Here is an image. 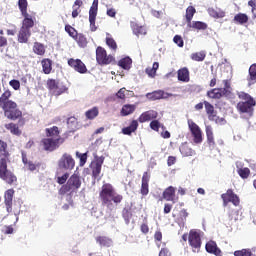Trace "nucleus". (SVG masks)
Listing matches in <instances>:
<instances>
[{"instance_id":"nucleus-15","label":"nucleus","mask_w":256,"mask_h":256,"mask_svg":"<svg viewBox=\"0 0 256 256\" xmlns=\"http://www.w3.org/2000/svg\"><path fill=\"white\" fill-rule=\"evenodd\" d=\"M68 65L74 69V71H77L78 73H87V66H85V63L79 59H69Z\"/></svg>"},{"instance_id":"nucleus-14","label":"nucleus","mask_w":256,"mask_h":256,"mask_svg":"<svg viewBox=\"0 0 256 256\" xmlns=\"http://www.w3.org/2000/svg\"><path fill=\"white\" fill-rule=\"evenodd\" d=\"M224 207H227V203H233L235 207L239 205V196L233 193V190H228L225 194L221 195Z\"/></svg>"},{"instance_id":"nucleus-19","label":"nucleus","mask_w":256,"mask_h":256,"mask_svg":"<svg viewBox=\"0 0 256 256\" xmlns=\"http://www.w3.org/2000/svg\"><path fill=\"white\" fill-rule=\"evenodd\" d=\"M149 179H151V176L147 172H144L142 176L141 195H149Z\"/></svg>"},{"instance_id":"nucleus-9","label":"nucleus","mask_w":256,"mask_h":256,"mask_svg":"<svg viewBox=\"0 0 256 256\" xmlns=\"http://www.w3.org/2000/svg\"><path fill=\"white\" fill-rule=\"evenodd\" d=\"M47 87L52 95H55V97H59V95H63V93L67 91V87H65L63 83L53 79H49L47 81Z\"/></svg>"},{"instance_id":"nucleus-25","label":"nucleus","mask_w":256,"mask_h":256,"mask_svg":"<svg viewBox=\"0 0 256 256\" xmlns=\"http://www.w3.org/2000/svg\"><path fill=\"white\" fill-rule=\"evenodd\" d=\"M118 65L122 69H125V71H129V69H131V65H133V60L131 57L126 56L119 60Z\"/></svg>"},{"instance_id":"nucleus-37","label":"nucleus","mask_w":256,"mask_h":256,"mask_svg":"<svg viewBox=\"0 0 256 256\" xmlns=\"http://www.w3.org/2000/svg\"><path fill=\"white\" fill-rule=\"evenodd\" d=\"M42 67H43V72L45 73V75H49V73H51V70L53 69L51 60L50 59L42 60Z\"/></svg>"},{"instance_id":"nucleus-27","label":"nucleus","mask_w":256,"mask_h":256,"mask_svg":"<svg viewBox=\"0 0 256 256\" xmlns=\"http://www.w3.org/2000/svg\"><path fill=\"white\" fill-rule=\"evenodd\" d=\"M248 85H255L256 83V64H252L249 68Z\"/></svg>"},{"instance_id":"nucleus-24","label":"nucleus","mask_w":256,"mask_h":256,"mask_svg":"<svg viewBox=\"0 0 256 256\" xmlns=\"http://www.w3.org/2000/svg\"><path fill=\"white\" fill-rule=\"evenodd\" d=\"M137 127H139V122L137 120H133L129 126L122 129L123 135H131V133H135L137 131Z\"/></svg>"},{"instance_id":"nucleus-26","label":"nucleus","mask_w":256,"mask_h":256,"mask_svg":"<svg viewBox=\"0 0 256 256\" xmlns=\"http://www.w3.org/2000/svg\"><path fill=\"white\" fill-rule=\"evenodd\" d=\"M7 157H9V152H7V143L0 140V161H5V163H7Z\"/></svg>"},{"instance_id":"nucleus-23","label":"nucleus","mask_w":256,"mask_h":256,"mask_svg":"<svg viewBox=\"0 0 256 256\" xmlns=\"http://www.w3.org/2000/svg\"><path fill=\"white\" fill-rule=\"evenodd\" d=\"M29 37H31V30L20 28V31L18 33V42L27 43L29 41Z\"/></svg>"},{"instance_id":"nucleus-11","label":"nucleus","mask_w":256,"mask_h":256,"mask_svg":"<svg viewBox=\"0 0 256 256\" xmlns=\"http://www.w3.org/2000/svg\"><path fill=\"white\" fill-rule=\"evenodd\" d=\"M96 61L99 65H109L113 61V56H107L105 48L99 46L96 49Z\"/></svg>"},{"instance_id":"nucleus-49","label":"nucleus","mask_w":256,"mask_h":256,"mask_svg":"<svg viewBox=\"0 0 256 256\" xmlns=\"http://www.w3.org/2000/svg\"><path fill=\"white\" fill-rule=\"evenodd\" d=\"M87 153L89 152H85L83 154L76 152V157L80 159V167H83L87 163Z\"/></svg>"},{"instance_id":"nucleus-22","label":"nucleus","mask_w":256,"mask_h":256,"mask_svg":"<svg viewBox=\"0 0 256 256\" xmlns=\"http://www.w3.org/2000/svg\"><path fill=\"white\" fill-rule=\"evenodd\" d=\"M24 17V20L22 22V29H28V31H31V28L35 25V21H33V17L29 14H22Z\"/></svg>"},{"instance_id":"nucleus-43","label":"nucleus","mask_w":256,"mask_h":256,"mask_svg":"<svg viewBox=\"0 0 256 256\" xmlns=\"http://www.w3.org/2000/svg\"><path fill=\"white\" fill-rule=\"evenodd\" d=\"M190 27H192V29H198L199 31H205V29H207V24L202 21H193Z\"/></svg>"},{"instance_id":"nucleus-33","label":"nucleus","mask_w":256,"mask_h":256,"mask_svg":"<svg viewBox=\"0 0 256 256\" xmlns=\"http://www.w3.org/2000/svg\"><path fill=\"white\" fill-rule=\"evenodd\" d=\"M85 116L87 119H90L92 121L96 117L99 116V108L93 107L85 112Z\"/></svg>"},{"instance_id":"nucleus-52","label":"nucleus","mask_w":256,"mask_h":256,"mask_svg":"<svg viewBox=\"0 0 256 256\" xmlns=\"http://www.w3.org/2000/svg\"><path fill=\"white\" fill-rule=\"evenodd\" d=\"M250 173H251V170H249V168H240V169H238V175L242 179H247V177H249Z\"/></svg>"},{"instance_id":"nucleus-13","label":"nucleus","mask_w":256,"mask_h":256,"mask_svg":"<svg viewBox=\"0 0 256 256\" xmlns=\"http://www.w3.org/2000/svg\"><path fill=\"white\" fill-rule=\"evenodd\" d=\"M147 99L150 101H157L159 99H169V97H177V94L167 93L163 90H156L146 94Z\"/></svg>"},{"instance_id":"nucleus-40","label":"nucleus","mask_w":256,"mask_h":256,"mask_svg":"<svg viewBox=\"0 0 256 256\" xmlns=\"http://www.w3.org/2000/svg\"><path fill=\"white\" fill-rule=\"evenodd\" d=\"M33 51L36 53V55H45V46L41 43L35 42Z\"/></svg>"},{"instance_id":"nucleus-42","label":"nucleus","mask_w":256,"mask_h":256,"mask_svg":"<svg viewBox=\"0 0 256 256\" xmlns=\"http://www.w3.org/2000/svg\"><path fill=\"white\" fill-rule=\"evenodd\" d=\"M206 135L209 145H215V139L213 138V128L211 126H206Z\"/></svg>"},{"instance_id":"nucleus-62","label":"nucleus","mask_w":256,"mask_h":256,"mask_svg":"<svg viewBox=\"0 0 256 256\" xmlns=\"http://www.w3.org/2000/svg\"><path fill=\"white\" fill-rule=\"evenodd\" d=\"M176 161H177V158H175V156H169L167 160L168 167L175 165Z\"/></svg>"},{"instance_id":"nucleus-1","label":"nucleus","mask_w":256,"mask_h":256,"mask_svg":"<svg viewBox=\"0 0 256 256\" xmlns=\"http://www.w3.org/2000/svg\"><path fill=\"white\" fill-rule=\"evenodd\" d=\"M99 198L104 207L109 211L115 209V205H119L123 201V196L115 191V188L110 183L103 184L99 193ZM115 203V205L113 204Z\"/></svg>"},{"instance_id":"nucleus-32","label":"nucleus","mask_w":256,"mask_h":256,"mask_svg":"<svg viewBox=\"0 0 256 256\" xmlns=\"http://www.w3.org/2000/svg\"><path fill=\"white\" fill-rule=\"evenodd\" d=\"M5 129L10 131L12 135H21V131L19 130V125L15 123L5 124Z\"/></svg>"},{"instance_id":"nucleus-31","label":"nucleus","mask_w":256,"mask_h":256,"mask_svg":"<svg viewBox=\"0 0 256 256\" xmlns=\"http://www.w3.org/2000/svg\"><path fill=\"white\" fill-rule=\"evenodd\" d=\"M96 243H99L100 247H111V245H113V240L105 236H99L96 238Z\"/></svg>"},{"instance_id":"nucleus-45","label":"nucleus","mask_w":256,"mask_h":256,"mask_svg":"<svg viewBox=\"0 0 256 256\" xmlns=\"http://www.w3.org/2000/svg\"><path fill=\"white\" fill-rule=\"evenodd\" d=\"M28 5L29 4H28L27 0H19L18 1V7H19L22 15L27 13Z\"/></svg>"},{"instance_id":"nucleus-5","label":"nucleus","mask_w":256,"mask_h":256,"mask_svg":"<svg viewBox=\"0 0 256 256\" xmlns=\"http://www.w3.org/2000/svg\"><path fill=\"white\" fill-rule=\"evenodd\" d=\"M81 184V177L77 174H73L68 178L66 184L60 188L59 193L61 195H65V193H69V191L75 193V191H78L81 188Z\"/></svg>"},{"instance_id":"nucleus-50","label":"nucleus","mask_w":256,"mask_h":256,"mask_svg":"<svg viewBox=\"0 0 256 256\" xmlns=\"http://www.w3.org/2000/svg\"><path fill=\"white\" fill-rule=\"evenodd\" d=\"M65 31L70 37H72V39H75L77 37V30H75V28H73L71 25H66Z\"/></svg>"},{"instance_id":"nucleus-39","label":"nucleus","mask_w":256,"mask_h":256,"mask_svg":"<svg viewBox=\"0 0 256 256\" xmlns=\"http://www.w3.org/2000/svg\"><path fill=\"white\" fill-rule=\"evenodd\" d=\"M197 13V10L193 6H189L186 9V21L187 23H191L193 16Z\"/></svg>"},{"instance_id":"nucleus-51","label":"nucleus","mask_w":256,"mask_h":256,"mask_svg":"<svg viewBox=\"0 0 256 256\" xmlns=\"http://www.w3.org/2000/svg\"><path fill=\"white\" fill-rule=\"evenodd\" d=\"M193 61H205V52H197L191 55Z\"/></svg>"},{"instance_id":"nucleus-61","label":"nucleus","mask_w":256,"mask_h":256,"mask_svg":"<svg viewBox=\"0 0 256 256\" xmlns=\"http://www.w3.org/2000/svg\"><path fill=\"white\" fill-rule=\"evenodd\" d=\"M2 231L5 235H13V228L11 226H4Z\"/></svg>"},{"instance_id":"nucleus-58","label":"nucleus","mask_w":256,"mask_h":256,"mask_svg":"<svg viewBox=\"0 0 256 256\" xmlns=\"http://www.w3.org/2000/svg\"><path fill=\"white\" fill-rule=\"evenodd\" d=\"M173 41L179 47H183V45H185V42L183 41V38L180 35L174 36Z\"/></svg>"},{"instance_id":"nucleus-4","label":"nucleus","mask_w":256,"mask_h":256,"mask_svg":"<svg viewBox=\"0 0 256 256\" xmlns=\"http://www.w3.org/2000/svg\"><path fill=\"white\" fill-rule=\"evenodd\" d=\"M238 97L239 99L243 100L237 104V109L239 113H243L244 115H246L247 118L253 117L255 113L254 107L256 105L255 99L245 92H240L238 94Z\"/></svg>"},{"instance_id":"nucleus-36","label":"nucleus","mask_w":256,"mask_h":256,"mask_svg":"<svg viewBox=\"0 0 256 256\" xmlns=\"http://www.w3.org/2000/svg\"><path fill=\"white\" fill-rule=\"evenodd\" d=\"M67 125L69 131H76L77 127H79V124L77 122V118L75 117H70L67 119Z\"/></svg>"},{"instance_id":"nucleus-54","label":"nucleus","mask_w":256,"mask_h":256,"mask_svg":"<svg viewBox=\"0 0 256 256\" xmlns=\"http://www.w3.org/2000/svg\"><path fill=\"white\" fill-rule=\"evenodd\" d=\"M99 9V0H93L92 6L90 7L89 14L97 15Z\"/></svg>"},{"instance_id":"nucleus-63","label":"nucleus","mask_w":256,"mask_h":256,"mask_svg":"<svg viewBox=\"0 0 256 256\" xmlns=\"http://www.w3.org/2000/svg\"><path fill=\"white\" fill-rule=\"evenodd\" d=\"M146 73L148 77H155V75H157V72L151 67L146 68Z\"/></svg>"},{"instance_id":"nucleus-47","label":"nucleus","mask_w":256,"mask_h":256,"mask_svg":"<svg viewBox=\"0 0 256 256\" xmlns=\"http://www.w3.org/2000/svg\"><path fill=\"white\" fill-rule=\"evenodd\" d=\"M69 179V173L65 172L62 176H58L56 181L59 185H65Z\"/></svg>"},{"instance_id":"nucleus-56","label":"nucleus","mask_w":256,"mask_h":256,"mask_svg":"<svg viewBox=\"0 0 256 256\" xmlns=\"http://www.w3.org/2000/svg\"><path fill=\"white\" fill-rule=\"evenodd\" d=\"M134 35H147V30H145V27L143 26H136L133 29Z\"/></svg>"},{"instance_id":"nucleus-29","label":"nucleus","mask_w":256,"mask_h":256,"mask_svg":"<svg viewBox=\"0 0 256 256\" xmlns=\"http://www.w3.org/2000/svg\"><path fill=\"white\" fill-rule=\"evenodd\" d=\"M163 198L166 201H173V199H175V187L169 186L168 188H166L163 192Z\"/></svg>"},{"instance_id":"nucleus-12","label":"nucleus","mask_w":256,"mask_h":256,"mask_svg":"<svg viewBox=\"0 0 256 256\" xmlns=\"http://www.w3.org/2000/svg\"><path fill=\"white\" fill-rule=\"evenodd\" d=\"M93 155H94V162L91 164L92 175L93 177L97 178L101 173V167H103L105 157L103 156L99 157L97 156L96 153H93Z\"/></svg>"},{"instance_id":"nucleus-17","label":"nucleus","mask_w":256,"mask_h":256,"mask_svg":"<svg viewBox=\"0 0 256 256\" xmlns=\"http://www.w3.org/2000/svg\"><path fill=\"white\" fill-rule=\"evenodd\" d=\"M158 115L159 114L157 113V111L149 110V111L142 113L139 116L138 121H139V123H147V121H151V119H157Z\"/></svg>"},{"instance_id":"nucleus-48","label":"nucleus","mask_w":256,"mask_h":256,"mask_svg":"<svg viewBox=\"0 0 256 256\" xmlns=\"http://www.w3.org/2000/svg\"><path fill=\"white\" fill-rule=\"evenodd\" d=\"M208 13L210 17H214V19H221L223 17V13L215 10L214 8H209Z\"/></svg>"},{"instance_id":"nucleus-60","label":"nucleus","mask_w":256,"mask_h":256,"mask_svg":"<svg viewBox=\"0 0 256 256\" xmlns=\"http://www.w3.org/2000/svg\"><path fill=\"white\" fill-rule=\"evenodd\" d=\"M125 93H127V89L121 88L117 93L116 96L118 99H125Z\"/></svg>"},{"instance_id":"nucleus-7","label":"nucleus","mask_w":256,"mask_h":256,"mask_svg":"<svg viewBox=\"0 0 256 256\" xmlns=\"http://www.w3.org/2000/svg\"><path fill=\"white\" fill-rule=\"evenodd\" d=\"M58 167L62 171H73L75 169V159L71 154L64 153L58 160Z\"/></svg>"},{"instance_id":"nucleus-53","label":"nucleus","mask_w":256,"mask_h":256,"mask_svg":"<svg viewBox=\"0 0 256 256\" xmlns=\"http://www.w3.org/2000/svg\"><path fill=\"white\" fill-rule=\"evenodd\" d=\"M95 19H97V14H89V23L91 31H97V26H95Z\"/></svg>"},{"instance_id":"nucleus-8","label":"nucleus","mask_w":256,"mask_h":256,"mask_svg":"<svg viewBox=\"0 0 256 256\" xmlns=\"http://www.w3.org/2000/svg\"><path fill=\"white\" fill-rule=\"evenodd\" d=\"M188 243L193 253H199L201 249V234L199 230H190L188 235Z\"/></svg>"},{"instance_id":"nucleus-30","label":"nucleus","mask_w":256,"mask_h":256,"mask_svg":"<svg viewBox=\"0 0 256 256\" xmlns=\"http://www.w3.org/2000/svg\"><path fill=\"white\" fill-rule=\"evenodd\" d=\"M178 81H183V83H188L189 69H187V67H184L178 70Z\"/></svg>"},{"instance_id":"nucleus-10","label":"nucleus","mask_w":256,"mask_h":256,"mask_svg":"<svg viewBox=\"0 0 256 256\" xmlns=\"http://www.w3.org/2000/svg\"><path fill=\"white\" fill-rule=\"evenodd\" d=\"M188 127L192 133V136L194 137V143L196 145H199V143H203V133L201 132V128L197 123L193 122V120H188Z\"/></svg>"},{"instance_id":"nucleus-44","label":"nucleus","mask_w":256,"mask_h":256,"mask_svg":"<svg viewBox=\"0 0 256 256\" xmlns=\"http://www.w3.org/2000/svg\"><path fill=\"white\" fill-rule=\"evenodd\" d=\"M204 107L209 117H215V107L211 103L204 101Z\"/></svg>"},{"instance_id":"nucleus-18","label":"nucleus","mask_w":256,"mask_h":256,"mask_svg":"<svg viewBox=\"0 0 256 256\" xmlns=\"http://www.w3.org/2000/svg\"><path fill=\"white\" fill-rule=\"evenodd\" d=\"M22 163L28 171H39V163H34L33 161L28 160L24 153H22Z\"/></svg>"},{"instance_id":"nucleus-41","label":"nucleus","mask_w":256,"mask_h":256,"mask_svg":"<svg viewBox=\"0 0 256 256\" xmlns=\"http://www.w3.org/2000/svg\"><path fill=\"white\" fill-rule=\"evenodd\" d=\"M79 47H87V38L83 34H77L74 38Z\"/></svg>"},{"instance_id":"nucleus-35","label":"nucleus","mask_w":256,"mask_h":256,"mask_svg":"<svg viewBox=\"0 0 256 256\" xmlns=\"http://www.w3.org/2000/svg\"><path fill=\"white\" fill-rule=\"evenodd\" d=\"M249 21V17L247 14L239 13L234 16V22L243 25Z\"/></svg>"},{"instance_id":"nucleus-21","label":"nucleus","mask_w":256,"mask_h":256,"mask_svg":"<svg viewBox=\"0 0 256 256\" xmlns=\"http://www.w3.org/2000/svg\"><path fill=\"white\" fill-rule=\"evenodd\" d=\"M179 151L183 157H193V155H195V150L189 147V144H187V142L180 145Z\"/></svg>"},{"instance_id":"nucleus-55","label":"nucleus","mask_w":256,"mask_h":256,"mask_svg":"<svg viewBox=\"0 0 256 256\" xmlns=\"http://www.w3.org/2000/svg\"><path fill=\"white\" fill-rule=\"evenodd\" d=\"M106 44L108 47H110V49H113V51L117 49V42H115V39H113L111 36L106 37Z\"/></svg>"},{"instance_id":"nucleus-38","label":"nucleus","mask_w":256,"mask_h":256,"mask_svg":"<svg viewBox=\"0 0 256 256\" xmlns=\"http://www.w3.org/2000/svg\"><path fill=\"white\" fill-rule=\"evenodd\" d=\"M224 88H220L222 93H224V97H229L231 95V82L229 80H223Z\"/></svg>"},{"instance_id":"nucleus-3","label":"nucleus","mask_w":256,"mask_h":256,"mask_svg":"<svg viewBox=\"0 0 256 256\" xmlns=\"http://www.w3.org/2000/svg\"><path fill=\"white\" fill-rule=\"evenodd\" d=\"M46 137L42 140L45 151H55L64 141L59 136V128L57 126L46 128Z\"/></svg>"},{"instance_id":"nucleus-28","label":"nucleus","mask_w":256,"mask_h":256,"mask_svg":"<svg viewBox=\"0 0 256 256\" xmlns=\"http://www.w3.org/2000/svg\"><path fill=\"white\" fill-rule=\"evenodd\" d=\"M207 95L210 99H221V97H225V94L221 90V88H214L207 92Z\"/></svg>"},{"instance_id":"nucleus-46","label":"nucleus","mask_w":256,"mask_h":256,"mask_svg":"<svg viewBox=\"0 0 256 256\" xmlns=\"http://www.w3.org/2000/svg\"><path fill=\"white\" fill-rule=\"evenodd\" d=\"M253 252H251V249H242V250H236L234 252V256H252Z\"/></svg>"},{"instance_id":"nucleus-64","label":"nucleus","mask_w":256,"mask_h":256,"mask_svg":"<svg viewBox=\"0 0 256 256\" xmlns=\"http://www.w3.org/2000/svg\"><path fill=\"white\" fill-rule=\"evenodd\" d=\"M158 256H171V252L167 248H162Z\"/></svg>"},{"instance_id":"nucleus-59","label":"nucleus","mask_w":256,"mask_h":256,"mask_svg":"<svg viewBox=\"0 0 256 256\" xmlns=\"http://www.w3.org/2000/svg\"><path fill=\"white\" fill-rule=\"evenodd\" d=\"M161 127V123L158 122V120H153L151 123H150V128L153 130V131H159Z\"/></svg>"},{"instance_id":"nucleus-20","label":"nucleus","mask_w":256,"mask_h":256,"mask_svg":"<svg viewBox=\"0 0 256 256\" xmlns=\"http://www.w3.org/2000/svg\"><path fill=\"white\" fill-rule=\"evenodd\" d=\"M206 251L207 253H212L213 255L219 256L221 255V249L217 247V242L210 240L206 243Z\"/></svg>"},{"instance_id":"nucleus-6","label":"nucleus","mask_w":256,"mask_h":256,"mask_svg":"<svg viewBox=\"0 0 256 256\" xmlns=\"http://www.w3.org/2000/svg\"><path fill=\"white\" fill-rule=\"evenodd\" d=\"M0 179L8 183V185L17 183V176L7 169V162L5 160L0 161Z\"/></svg>"},{"instance_id":"nucleus-2","label":"nucleus","mask_w":256,"mask_h":256,"mask_svg":"<svg viewBox=\"0 0 256 256\" xmlns=\"http://www.w3.org/2000/svg\"><path fill=\"white\" fill-rule=\"evenodd\" d=\"M0 107L4 111L5 117L11 121H17L23 115L19 110L17 102L11 100V91L6 90L0 97Z\"/></svg>"},{"instance_id":"nucleus-16","label":"nucleus","mask_w":256,"mask_h":256,"mask_svg":"<svg viewBox=\"0 0 256 256\" xmlns=\"http://www.w3.org/2000/svg\"><path fill=\"white\" fill-rule=\"evenodd\" d=\"M13 195H15V190L13 189H9L5 192L4 199L7 213L13 211Z\"/></svg>"},{"instance_id":"nucleus-57","label":"nucleus","mask_w":256,"mask_h":256,"mask_svg":"<svg viewBox=\"0 0 256 256\" xmlns=\"http://www.w3.org/2000/svg\"><path fill=\"white\" fill-rule=\"evenodd\" d=\"M9 85L15 90V91H19V89H21V82H19V80H11L9 82Z\"/></svg>"},{"instance_id":"nucleus-34","label":"nucleus","mask_w":256,"mask_h":256,"mask_svg":"<svg viewBox=\"0 0 256 256\" xmlns=\"http://www.w3.org/2000/svg\"><path fill=\"white\" fill-rule=\"evenodd\" d=\"M135 111V105L126 104L121 109V115L123 117H127V115H131Z\"/></svg>"}]
</instances>
